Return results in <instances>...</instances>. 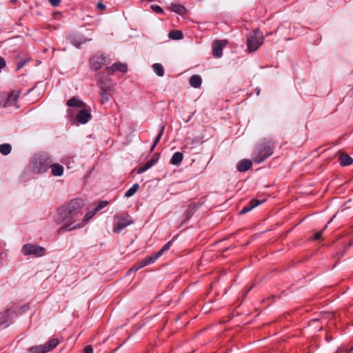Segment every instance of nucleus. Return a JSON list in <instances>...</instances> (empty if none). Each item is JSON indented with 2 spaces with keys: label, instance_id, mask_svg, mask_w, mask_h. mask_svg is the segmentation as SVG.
Returning a JSON list of instances; mask_svg holds the SVG:
<instances>
[{
  "label": "nucleus",
  "instance_id": "nucleus-27",
  "mask_svg": "<svg viewBox=\"0 0 353 353\" xmlns=\"http://www.w3.org/2000/svg\"><path fill=\"white\" fill-rule=\"evenodd\" d=\"M139 188V185L138 183H134L129 190H128L124 194L125 197H130L133 196Z\"/></svg>",
  "mask_w": 353,
  "mask_h": 353
},
{
  "label": "nucleus",
  "instance_id": "nucleus-49",
  "mask_svg": "<svg viewBox=\"0 0 353 353\" xmlns=\"http://www.w3.org/2000/svg\"><path fill=\"white\" fill-rule=\"evenodd\" d=\"M331 221H332V219H330V221L327 223V224H329Z\"/></svg>",
  "mask_w": 353,
  "mask_h": 353
},
{
  "label": "nucleus",
  "instance_id": "nucleus-19",
  "mask_svg": "<svg viewBox=\"0 0 353 353\" xmlns=\"http://www.w3.org/2000/svg\"><path fill=\"white\" fill-rule=\"evenodd\" d=\"M50 168H51L52 174L54 176H60L63 174V168L62 165L57 163H53L52 162Z\"/></svg>",
  "mask_w": 353,
  "mask_h": 353
},
{
  "label": "nucleus",
  "instance_id": "nucleus-6",
  "mask_svg": "<svg viewBox=\"0 0 353 353\" xmlns=\"http://www.w3.org/2000/svg\"><path fill=\"white\" fill-rule=\"evenodd\" d=\"M59 344L57 339H52L43 345H36L28 349L30 353H47Z\"/></svg>",
  "mask_w": 353,
  "mask_h": 353
},
{
  "label": "nucleus",
  "instance_id": "nucleus-17",
  "mask_svg": "<svg viewBox=\"0 0 353 353\" xmlns=\"http://www.w3.org/2000/svg\"><path fill=\"white\" fill-rule=\"evenodd\" d=\"M98 82L100 84V88L101 89L100 92L108 94L109 95H113L114 92L112 85H105L102 79H99Z\"/></svg>",
  "mask_w": 353,
  "mask_h": 353
},
{
  "label": "nucleus",
  "instance_id": "nucleus-11",
  "mask_svg": "<svg viewBox=\"0 0 353 353\" xmlns=\"http://www.w3.org/2000/svg\"><path fill=\"white\" fill-rule=\"evenodd\" d=\"M76 119L79 123L85 124L91 119V114L88 110L83 109L78 112Z\"/></svg>",
  "mask_w": 353,
  "mask_h": 353
},
{
  "label": "nucleus",
  "instance_id": "nucleus-20",
  "mask_svg": "<svg viewBox=\"0 0 353 353\" xmlns=\"http://www.w3.org/2000/svg\"><path fill=\"white\" fill-rule=\"evenodd\" d=\"M91 39H87L83 36H79L77 37H73L71 40V43L77 48H81L82 43H85L86 41H91Z\"/></svg>",
  "mask_w": 353,
  "mask_h": 353
},
{
  "label": "nucleus",
  "instance_id": "nucleus-15",
  "mask_svg": "<svg viewBox=\"0 0 353 353\" xmlns=\"http://www.w3.org/2000/svg\"><path fill=\"white\" fill-rule=\"evenodd\" d=\"M263 201H260L257 199H252L251 200L248 205H245L240 212L241 214H245L258 206L259 204H261Z\"/></svg>",
  "mask_w": 353,
  "mask_h": 353
},
{
  "label": "nucleus",
  "instance_id": "nucleus-42",
  "mask_svg": "<svg viewBox=\"0 0 353 353\" xmlns=\"http://www.w3.org/2000/svg\"><path fill=\"white\" fill-rule=\"evenodd\" d=\"M97 8L99 9V10H105L106 8V6L102 3L101 2H99L97 5Z\"/></svg>",
  "mask_w": 353,
  "mask_h": 353
},
{
  "label": "nucleus",
  "instance_id": "nucleus-23",
  "mask_svg": "<svg viewBox=\"0 0 353 353\" xmlns=\"http://www.w3.org/2000/svg\"><path fill=\"white\" fill-rule=\"evenodd\" d=\"M170 9L179 14L183 15L185 12V9L183 6L179 5V4H171Z\"/></svg>",
  "mask_w": 353,
  "mask_h": 353
},
{
  "label": "nucleus",
  "instance_id": "nucleus-8",
  "mask_svg": "<svg viewBox=\"0 0 353 353\" xmlns=\"http://www.w3.org/2000/svg\"><path fill=\"white\" fill-rule=\"evenodd\" d=\"M26 255L34 254L37 256H41L45 254V248L33 244H26L22 248Z\"/></svg>",
  "mask_w": 353,
  "mask_h": 353
},
{
  "label": "nucleus",
  "instance_id": "nucleus-36",
  "mask_svg": "<svg viewBox=\"0 0 353 353\" xmlns=\"http://www.w3.org/2000/svg\"><path fill=\"white\" fill-rule=\"evenodd\" d=\"M151 9L155 12L156 13H158V14H162L163 12V9L161 8V7H160L158 5H152L151 6Z\"/></svg>",
  "mask_w": 353,
  "mask_h": 353
},
{
  "label": "nucleus",
  "instance_id": "nucleus-1",
  "mask_svg": "<svg viewBox=\"0 0 353 353\" xmlns=\"http://www.w3.org/2000/svg\"><path fill=\"white\" fill-rule=\"evenodd\" d=\"M83 206L84 201L81 199H75L59 209L57 221L63 223L59 231H70L83 226V223H77L82 216L81 209Z\"/></svg>",
  "mask_w": 353,
  "mask_h": 353
},
{
  "label": "nucleus",
  "instance_id": "nucleus-21",
  "mask_svg": "<svg viewBox=\"0 0 353 353\" xmlns=\"http://www.w3.org/2000/svg\"><path fill=\"white\" fill-rule=\"evenodd\" d=\"M183 159V155L180 152H175L171 159H170V163L174 165H179L181 164L182 160Z\"/></svg>",
  "mask_w": 353,
  "mask_h": 353
},
{
  "label": "nucleus",
  "instance_id": "nucleus-46",
  "mask_svg": "<svg viewBox=\"0 0 353 353\" xmlns=\"http://www.w3.org/2000/svg\"><path fill=\"white\" fill-rule=\"evenodd\" d=\"M17 1V0H11V2H12V3H15Z\"/></svg>",
  "mask_w": 353,
  "mask_h": 353
},
{
  "label": "nucleus",
  "instance_id": "nucleus-16",
  "mask_svg": "<svg viewBox=\"0 0 353 353\" xmlns=\"http://www.w3.org/2000/svg\"><path fill=\"white\" fill-rule=\"evenodd\" d=\"M340 164L343 166H347L352 164L353 159L345 153H340L339 157Z\"/></svg>",
  "mask_w": 353,
  "mask_h": 353
},
{
  "label": "nucleus",
  "instance_id": "nucleus-31",
  "mask_svg": "<svg viewBox=\"0 0 353 353\" xmlns=\"http://www.w3.org/2000/svg\"><path fill=\"white\" fill-rule=\"evenodd\" d=\"M114 68L115 71H119L123 73L126 72L128 70L127 65L120 62L114 63Z\"/></svg>",
  "mask_w": 353,
  "mask_h": 353
},
{
  "label": "nucleus",
  "instance_id": "nucleus-39",
  "mask_svg": "<svg viewBox=\"0 0 353 353\" xmlns=\"http://www.w3.org/2000/svg\"><path fill=\"white\" fill-rule=\"evenodd\" d=\"M83 353H93V349L91 345H86L84 347Z\"/></svg>",
  "mask_w": 353,
  "mask_h": 353
},
{
  "label": "nucleus",
  "instance_id": "nucleus-30",
  "mask_svg": "<svg viewBox=\"0 0 353 353\" xmlns=\"http://www.w3.org/2000/svg\"><path fill=\"white\" fill-rule=\"evenodd\" d=\"M154 165V161L150 160L144 165L140 167L138 169L137 173L141 174V173L145 172L146 170H148V169H150V168H152Z\"/></svg>",
  "mask_w": 353,
  "mask_h": 353
},
{
  "label": "nucleus",
  "instance_id": "nucleus-48",
  "mask_svg": "<svg viewBox=\"0 0 353 353\" xmlns=\"http://www.w3.org/2000/svg\"><path fill=\"white\" fill-rule=\"evenodd\" d=\"M229 249H230V247H229V248H225V249L223 250V252H225L226 250H229Z\"/></svg>",
  "mask_w": 353,
  "mask_h": 353
},
{
  "label": "nucleus",
  "instance_id": "nucleus-41",
  "mask_svg": "<svg viewBox=\"0 0 353 353\" xmlns=\"http://www.w3.org/2000/svg\"><path fill=\"white\" fill-rule=\"evenodd\" d=\"M50 4L52 6H59V3L61 2V0H48Z\"/></svg>",
  "mask_w": 353,
  "mask_h": 353
},
{
  "label": "nucleus",
  "instance_id": "nucleus-14",
  "mask_svg": "<svg viewBox=\"0 0 353 353\" xmlns=\"http://www.w3.org/2000/svg\"><path fill=\"white\" fill-rule=\"evenodd\" d=\"M252 163L249 159H243L240 161L237 165L236 169L239 172H245L252 167Z\"/></svg>",
  "mask_w": 353,
  "mask_h": 353
},
{
  "label": "nucleus",
  "instance_id": "nucleus-34",
  "mask_svg": "<svg viewBox=\"0 0 353 353\" xmlns=\"http://www.w3.org/2000/svg\"><path fill=\"white\" fill-rule=\"evenodd\" d=\"M108 204V201H101L99 203L98 205L94 208L95 209V212H98L101 210H102L103 208H104L105 206H107Z\"/></svg>",
  "mask_w": 353,
  "mask_h": 353
},
{
  "label": "nucleus",
  "instance_id": "nucleus-9",
  "mask_svg": "<svg viewBox=\"0 0 353 353\" xmlns=\"http://www.w3.org/2000/svg\"><path fill=\"white\" fill-rule=\"evenodd\" d=\"M155 259L153 256H148L143 259H142L141 261H139L138 262H137L129 270H128V273H130L132 272H137V270H140L141 268L149 265V264H151V263H153L154 261H155Z\"/></svg>",
  "mask_w": 353,
  "mask_h": 353
},
{
  "label": "nucleus",
  "instance_id": "nucleus-2",
  "mask_svg": "<svg viewBox=\"0 0 353 353\" xmlns=\"http://www.w3.org/2000/svg\"><path fill=\"white\" fill-rule=\"evenodd\" d=\"M273 153L272 144L270 142H261L252 154V159L257 163L263 162Z\"/></svg>",
  "mask_w": 353,
  "mask_h": 353
},
{
  "label": "nucleus",
  "instance_id": "nucleus-22",
  "mask_svg": "<svg viewBox=\"0 0 353 353\" xmlns=\"http://www.w3.org/2000/svg\"><path fill=\"white\" fill-rule=\"evenodd\" d=\"M189 82H190V84L191 85V86H192L193 88H197L201 86L202 79L199 75L194 74V75H192L190 78Z\"/></svg>",
  "mask_w": 353,
  "mask_h": 353
},
{
  "label": "nucleus",
  "instance_id": "nucleus-35",
  "mask_svg": "<svg viewBox=\"0 0 353 353\" xmlns=\"http://www.w3.org/2000/svg\"><path fill=\"white\" fill-rule=\"evenodd\" d=\"M99 94H101V103L102 104H104L105 103H106L109 101V99H110L109 97L110 95H109L108 94L102 93V92H99Z\"/></svg>",
  "mask_w": 353,
  "mask_h": 353
},
{
  "label": "nucleus",
  "instance_id": "nucleus-3",
  "mask_svg": "<svg viewBox=\"0 0 353 353\" xmlns=\"http://www.w3.org/2000/svg\"><path fill=\"white\" fill-rule=\"evenodd\" d=\"M53 162L52 157L46 153L37 154L34 158L33 169L37 173H44Z\"/></svg>",
  "mask_w": 353,
  "mask_h": 353
},
{
  "label": "nucleus",
  "instance_id": "nucleus-25",
  "mask_svg": "<svg viewBox=\"0 0 353 353\" xmlns=\"http://www.w3.org/2000/svg\"><path fill=\"white\" fill-rule=\"evenodd\" d=\"M169 37L173 40H179L183 39V34L180 30H172L169 32Z\"/></svg>",
  "mask_w": 353,
  "mask_h": 353
},
{
  "label": "nucleus",
  "instance_id": "nucleus-33",
  "mask_svg": "<svg viewBox=\"0 0 353 353\" xmlns=\"http://www.w3.org/2000/svg\"><path fill=\"white\" fill-rule=\"evenodd\" d=\"M164 130H165V126L164 125H162L161 127V129H160V131L159 132V134H157V136L156 137L155 139H154V145H157V143H159V141H160L163 132H164Z\"/></svg>",
  "mask_w": 353,
  "mask_h": 353
},
{
  "label": "nucleus",
  "instance_id": "nucleus-45",
  "mask_svg": "<svg viewBox=\"0 0 353 353\" xmlns=\"http://www.w3.org/2000/svg\"><path fill=\"white\" fill-rule=\"evenodd\" d=\"M156 145H154V143H153L151 148H150V152H152L154 150V149L155 148Z\"/></svg>",
  "mask_w": 353,
  "mask_h": 353
},
{
  "label": "nucleus",
  "instance_id": "nucleus-40",
  "mask_svg": "<svg viewBox=\"0 0 353 353\" xmlns=\"http://www.w3.org/2000/svg\"><path fill=\"white\" fill-rule=\"evenodd\" d=\"M105 70L109 74H112L116 72L114 68V64L111 67H106Z\"/></svg>",
  "mask_w": 353,
  "mask_h": 353
},
{
  "label": "nucleus",
  "instance_id": "nucleus-44",
  "mask_svg": "<svg viewBox=\"0 0 353 353\" xmlns=\"http://www.w3.org/2000/svg\"><path fill=\"white\" fill-rule=\"evenodd\" d=\"M6 63L5 59L3 57H0V69L3 68L6 66Z\"/></svg>",
  "mask_w": 353,
  "mask_h": 353
},
{
  "label": "nucleus",
  "instance_id": "nucleus-38",
  "mask_svg": "<svg viewBox=\"0 0 353 353\" xmlns=\"http://www.w3.org/2000/svg\"><path fill=\"white\" fill-rule=\"evenodd\" d=\"M322 234H323V231H319V232H316L314 234L313 239L314 240H320V239H321Z\"/></svg>",
  "mask_w": 353,
  "mask_h": 353
},
{
  "label": "nucleus",
  "instance_id": "nucleus-28",
  "mask_svg": "<svg viewBox=\"0 0 353 353\" xmlns=\"http://www.w3.org/2000/svg\"><path fill=\"white\" fill-rule=\"evenodd\" d=\"M197 206L195 203L189 205L188 209L185 211L186 220H188L192 217L194 212L196 211Z\"/></svg>",
  "mask_w": 353,
  "mask_h": 353
},
{
  "label": "nucleus",
  "instance_id": "nucleus-29",
  "mask_svg": "<svg viewBox=\"0 0 353 353\" xmlns=\"http://www.w3.org/2000/svg\"><path fill=\"white\" fill-rule=\"evenodd\" d=\"M12 147L9 143H3L0 145V153L3 155H8L10 153Z\"/></svg>",
  "mask_w": 353,
  "mask_h": 353
},
{
  "label": "nucleus",
  "instance_id": "nucleus-24",
  "mask_svg": "<svg viewBox=\"0 0 353 353\" xmlns=\"http://www.w3.org/2000/svg\"><path fill=\"white\" fill-rule=\"evenodd\" d=\"M172 243V241H168V243H166L163 246V248L159 250L153 256L154 257L155 260H157L158 258H159L165 251H167L168 250H169V248H170V245Z\"/></svg>",
  "mask_w": 353,
  "mask_h": 353
},
{
  "label": "nucleus",
  "instance_id": "nucleus-32",
  "mask_svg": "<svg viewBox=\"0 0 353 353\" xmlns=\"http://www.w3.org/2000/svg\"><path fill=\"white\" fill-rule=\"evenodd\" d=\"M97 212H95V209L87 212L84 216L81 223L84 225V223H87Z\"/></svg>",
  "mask_w": 353,
  "mask_h": 353
},
{
  "label": "nucleus",
  "instance_id": "nucleus-7",
  "mask_svg": "<svg viewBox=\"0 0 353 353\" xmlns=\"http://www.w3.org/2000/svg\"><path fill=\"white\" fill-rule=\"evenodd\" d=\"M110 59L107 57L101 54H96L90 59V65L92 70L97 71L103 65L110 63Z\"/></svg>",
  "mask_w": 353,
  "mask_h": 353
},
{
  "label": "nucleus",
  "instance_id": "nucleus-4",
  "mask_svg": "<svg viewBox=\"0 0 353 353\" xmlns=\"http://www.w3.org/2000/svg\"><path fill=\"white\" fill-rule=\"evenodd\" d=\"M247 46L249 52L256 51L263 43V35L259 29H255L247 35Z\"/></svg>",
  "mask_w": 353,
  "mask_h": 353
},
{
  "label": "nucleus",
  "instance_id": "nucleus-18",
  "mask_svg": "<svg viewBox=\"0 0 353 353\" xmlns=\"http://www.w3.org/2000/svg\"><path fill=\"white\" fill-rule=\"evenodd\" d=\"M66 105L69 107H79V108H85V104L83 101H81L76 97H73L70 99H69Z\"/></svg>",
  "mask_w": 353,
  "mask_h": 353
},
{
  "label": "nucleus",
  "instance_id": "nucleus-26",
  "mask_svg": "<svg viewBox=\"0 0 353 353\" xmlns=\"http://www.w3.org/2000/svg\"><path fill=\"white\" fill-rule=\"evenodd\" d=\"M152 68L154 71V72L158 75L159 77H163L164 74V69L161 64L160 63H154L152 65Z\"/></svg>",
  "mask_w": 353,
  "mask_h": 353
},
{
  "label": "nucleus",
  "instance_id": "nucleus-13",
  "mask_svg": "<svg viewBox=\"0 0 353 353\" xmlns=\"http://www.w3.org/2000/svg\"><path fill=\"white\" fill-rule=\"evenodd\" d=\"M20 91H12L8 96L7 99L4 103V107H8L14 105L19 96Z\"/></svg>",
  "mask_w": 353,
  "mask_h": 353
},
{
  "label": "nucleus",
  "instance_id": "nucleus-47",
  "mask_svg": "<svg viewBox=\"0 0 353 353\" xmlns=\"http://www.w3.org/2000/svg\"><path fill=\"white\" fill-rule=\"evenodd\" d=\"M327 224L325 226H324L323 229L321 231L323 232V230H325L327 228Z\"/></svg>",
  "mask_w": 353,
  "mask_h": 353
},
{
  "label": "nucleus",
  "instance_id": "nucleus-12",
  "mask_svg": "<svg viewBox=\"0 0 353 353\" xmlns=\"http://www.w3.org/2000/svg\"><path fill=\"white\" fill-rule=\"evenodd\" d=\"M13 315L12 313L7 310L0 313V325H3L7 327L9 323L12 320Z\"/></svg>",
  "mask_w": 353,
  "mask_h": 353
},
{
  "label": "nucleus",
  "instance_id": "nucleus-5",
  "mask_svg": "<svg viewBox=\"0 0 353 353\" xmlns=\"http://www.w3.org/2000/svg\"><path fill=\"white\" fill-rule=\"evenodd\" d=\"M132 223L133 220L129 215H127L125 216H115L113 225V232L119 234L124 228H125L128 225H132Z\"/></svg>",
  "mask_w": 353,
  "mask_h": 353
},
{
  "label": "nucleus",
  "instance_id": "nucleus-43",
  "mask_svg": "<svg viewBox=\"0 0 353 353\" xmlns=\"http://www.w3.org/2000/svg\"><path fill=\"white\" fill-rule=\"evenodd\" d=\"M159 154L155 153L153 154L150 161H154V164H155L157 162V161L159 160Z\"/></svg>",
  "mask_w": 353,
  "mask_h": 353
},
{
  "label": "nucleus",
  "instance_id": "nucleus-10",
  "mask_svg": "<svg viewBox=\"0 0 353 353\" xmlns=\"http://www.w3.org/2000/svg\"><path fill=\"white\" fill-rule=\"evenodd\" d=\"M228 44L227 40H216L212 43L213 55L220 58L223 55V48Z\"/></svg>",
  "mask_w": 353,
  "mask_h": 353
},
{
  "label": "nucleus",
  "instance_id": "nucleus-37",
  "mask_svg": "<svg viewBox=\"0 0 353 353\" xmlns=\"http://www.w3.org/2000/svg\"><path fill=\"white\" fill-rule=\"evenodd\" d=\"M28 61V59H23L20 62L18 63L17 69L19 70L21 68H22L23 66L26 65L27 62Z\"/></svg>",
  "mask_w": 353,
  "mask_h": 353
}]
</instances>
